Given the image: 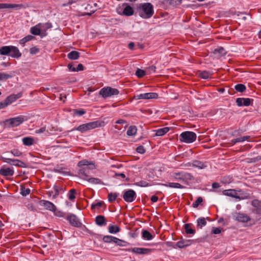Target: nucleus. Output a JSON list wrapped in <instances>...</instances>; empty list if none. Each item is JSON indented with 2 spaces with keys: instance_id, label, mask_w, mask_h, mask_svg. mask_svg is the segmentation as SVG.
<instances>
[{
  "instance_id": "1",
  "label": "nucleus",
  "mask_w": 261,
  "mask_h": 261,
  "mask_svg": "<svg viewBox=\"0 0 261 261\" xmlns=\"http://www.w3.org/2000/svg\"><path fill=\"white\" fill-rule=\"evenodd\" d=\"M137 12L143 19H149L154 14L153 7L150 3H140L137 5Z\"/></svg>"
},
{
  "instance_id": "2",
  "label": "nucleus",
  "mask_w": 261,
  "mask_h": 261,
  "mask_svg": "<svg viewBox=\"0 0 261 261\" xmlns=\"http://www.w3.org/2000/svg\"><path fill=\"white\" fill-rule=\"evenodd\" d=\"M197 138L196 134L190 131L182 133L179 136V140L187 143H191L194 142Z\"/></svg>"
},
{
  "instance_id": "3",
  "label": "nucleus",
  "mask_w": 261,
  "mask_h": 261,
  "mask_svg": "<svg viewBox=\"0 0 261 261\" xmlns=\"http://www.w3.org/2000/svg\"><path fill=\"white\" fill-rule=\"evenodd\" d=\"M99 126L100 122L96 121L80 125L75 129L83 133Z\"/></svg>"
},
{
  "instance_id": "4",
  "label": "nucleus",
  "mask_w": 261,
  "mask_h": 261,
  "mask_svg": "<svg viewBox=\"0 0 261 261\" xmlns=\"http://www.w3.org/2000/svg\"><path fill=\"white\" fill-rule=\"evenodd\" d=\"M119 93V92L118 89L110 87L103 88L99 91V94L104 98L118 95Z\"/></svg>"
},
{
  "instance_id": "5",
  "label": "nucleus",
  "mask_w": 261,
  "mask_h": 261,
  "mask_svg": "<svg viewBox=\"0 0 261 261\" xmlns=\"http://www.w3.org/2000/svg\"><path fill=\"white\" fill-rule=\"evenodd\" d=\"M24 121V118L22 116H18L15 118H10L5 121V125L9 127H13L19 125Z\"/></svg>"
},
{
  "instance_id": "6",
  "label": "nucleus",
  "mask_w": 261,
  "mask_h": 261,
  "mask_svg": "<svg viewBox=\"0 0 261 261\" xmlns=\"http://www.w3.org/2000/svg\"><path fill=\"white\" fill-rule=\"evenodd\" d=\"M174 177L177 180H181L187 182L188 180L194 179L193 175L187 172H178L174 174Z\"/></svg>"
},
{
  "instance_id": "7",
  "label": "nucleus",
  "mask_w": 261,
  "mask_h": 261,
  "mask_svg": "<svg viewBox=\"0 0 261 261\" xmlns=\"http://www.w3.org/2000/svg\"><path fill=\"white\" fill-rule=\"evenodd\" d=\"M1 160L4 162L7 163L11 165H13L21 168H26L27 167L25 163L19 160L12 159L5 157H1Z\"/></svg>"
},
{
  "instance_id": "8",
  "label": "nucleus",
  "mask_w": 261,
  "mask_h": 261,
  "mask_svg": "<svg viewBox=\"0 0 261 261\" xmlns=\"http://www.w3.org/2000/svg\"><path fill=\"white\" fill-rule=\"evenodd\" d=\"M137 195L136 192L133 190H128L124 192L123 198L127 202H132L136 198Z\"/></svg>"
},
{
  "instance_id": "9",
  "label": "nucleus",
  "mask_w": 261,
  "mask_h": 261,
  "mask_svg": "<svg viewBox=\"0 0 261 261\" xmlns=\"http://www.w3.org/2000/svg\"><path fill=\"white\" fill-rule=\"evenodd\" d=\"M123 6H125L122 12L119 11L120 9H117V11L118 13L121 15H124L126 16H130L134 14V10L133 8L128 5L126 3H124L122 5Z\"/></svg>"
},
{
  "instance_id": "10",
  "label": "nucleus",
  "mask_w": 261,
  "mask_h": 261,
  "mask_svg": "<svg viewBox=\"0 0 261 261\" xmlns=\"http://www.w3.org/2000/svg\"><path fill=\"white\" fill-rule=\"evenodd\" d=\"M126 251H132L136 254H148L151 253L152 249L149 248L135 247L126 249Z\"/></svg>"
},
{
  "instance_id": "11",
  "label": "nucleus",
  "mask_w": 261,
  "mask_h": 261,
  "mask_svg": "<svg viewBox=\"0 0 261 261\" xmlns=\"http://www.w3.org/2000/svg\"><path fill=\"white\" fill-rule=\"evenodd\" d=\"M234 220L242 223L247 222L250 220V218L245 214L236 213L233 216Z\"/></svg>"
},
{
  "instance_id": "12",
  "label": "nucleus",
  "mask_w": 261,
  "mask_h": 261,
  "mask_svg": "<svg viewBox=\"0 0 261 261\" xmlns=\"http://www.w3.org/2000/svg\"><path fill=\"white\" fill-rule=\"evenodd\" d=\"M158 97V94L156 93L151 92V93H146L143 94H141L136 96H135L134 98L136 99H154Z\"/></svg>"
},
{
  "instance_id": "13",
  "label": "nucleus",
  "mask_w": 261,
  "mask_h": 261,
  "mask_svg": "<svg viewBox=\"0 0 261 261\" xmlns=\"http://www.w3.org/2000/svg\"><path fill=\"white\" fill-rule=\"evenodd\" d=\"M40 204L43 206L47 210L55 212L56 210V206L51 202L46 200H41Z\"/></svg>"
},
{
  "instance_id": "14",
  "label": "nucleus",
  "mask_w": 261,
  "mask_h": 261,
  "mask_svg": "<svg viewBox=\"0 0 261 261\" xmlns=\"http://www.w3.org/2000/svg\"><path fill=\"white\" fill-rule=\"evenodd\" d=\"M251 101H252L253 99L248 98H238L236 99V103L239 107L249 106L251 104Z\"/></svg>"
},
{
  "instance_id": "15",
  "label": "nucleus",
  "mask_w": 261,
  "mask_h": 261,
  "mask_svg": "<svg viewBox=\"0 0 261 261\" xmlns=\"http://www.w3.org/2000/svg\"><path fill=\"white\" fill-rule=\"evenodd\" d=\"M21 96V93H18L17 94H12L8 96L5 100V102L7 104V106L11 103L15 101L17 99L19 98Z\"/></svg>"
},
{
  "instance_id": "16",
  "label": "nucleus",
  "mask_w": 261,
  "mask_h": 261,
  "mask_svg": "<svg viewBox=\"0 0 261 261\" xmlns=\"http://www.w3.org/2000/svg\"><path fill=\"white\" fill-rule=\"evenodd\" d=\"M14 173L13 169L8 167L6 168H2L0 169V174L4 176H12Z\"/></svg>"
},
{
  "instance_id": "17",
  "label": "nucleus",
  "mask_w": 261,
  "mask_h": 261,
  "mask_svg": "<svg viewBox=\"0 0 261 261\" xmlns=\"http://www.w3.org/2000/svg\"><path fill=\"white\" fill-rule=\"evenodd\" d=\"M10 50L11 52L9 56L16 58L21 57V54L20 53L17 47L14 46H11Z\"/></svg>"
},
{
  "instance_id": "18",
  "label": "nucleus",
  "mask_w": 261,
  "mask_h": 261,
  "mask_svg": "<svg viewBox=\"0 0 261 261\" xmlns=\"http://www.w3.org/2000/svg\"><path fill=\"white\" fill-rule=\"evenodd\" d=\"M78 166L79 167H82V166H85V167H88V168L90 169L91 170L94 169L95 168V166L94 164L92 163H89L88 161L84 160L80 161L78 163Z\"/></svg>"
},
{
  "instance_id": "19",
  "label": "nucleus",
  "mask_w": 261,
  "mask_h": 261,
  "mask_svg": "<svg viewBox=\"0 0 261 261\" xmlns=\"http://www.w3.org/2000/svg\"><path fill=\"white\" fill-rule=\"evenodd\" d=\"M212 74L213 73L212 72L205 70L198 71L197 73L198 77L205 80L211 78Z\"/></svg>"
},
{
  "instance_id": "20",
  "label": "nucleus",
  "mask_w": 261,
  "mask_h": 261,
  "mask_svg": "<svg viewBox=\"0 0 261 261\" xmlns=\"http://www.w3.org/2000/svg\"><path fill=\"white\" fill-rule=\"evenodd\" d=\"M67 219L72 225L74 226H78L80 222L77 218L74 215H71L68 216Z\"/></svg>"
},
{
  "instance_id": "21",
  "label": "nucleus",
  "mask_w": 261,
  "mask_h": 261,
  "mask_svg": "<svg viewBox=\"0 0 261 261\" xmlns=\"http://www.w3.org/2000/svg\"><path fill=\"white\" fill-rule=\"evenodd\" d=\"M95 221L96 224L99 226H104L107 224L105 217L102 215L97 216Z\"/></svg>"
},
{
  "instance_id": "22",
  "label": "nucleus",
  "mask_w": 261,
  "mask_h": 261,
  "mask_svg": "<svg viewBox=\"0 0 261 261\" xmlns=\"http://www.w3.org/2000/svg\"><path fill=\"white\" fill-rule=\"evenodd\" d=\"M223 194L225 195L231 196L232 197H235L238 199H240L239 196H237V193L236 191L233 189H229L227 190H224L223 192Z\"/></svg>"
},
{
  "instance_id": "23",
  "label": "nucleus",
  "mask_w": 261,
  "mask_h": 261,
  "mask_svg": "<svg viewBox=\"0 0 261 261\" xmlns=\"http://www.w3.org/2000/svg\"><path fill=\"white\" fill-rule=\"evenodd\" d=\"M21 7V6L17 4L0 3V9H10Z\"/></svg>"
},
{
  "instance_id": "24",
  "label": "nucleus",
  "mask_w": 261,
  "mask_h": 261,
  "mask_svg": "<svg viewBox=\"0 0 261 261\" xmlns=\"http://www.w3.org/2000/svg\"><path fill=\"white\" fill-rule=\"evenodd\" d=\"M84 179L87 180L90 183H91L92 184L94 185H103V182L101 181V179L98 178H94V177H91V178H84Z\"/></svg>"
},
{
  "instance_id": "25",
  "label": "nucleus",
  "mask_w": 261,
  "mask_h": 261,
  "mask_svg": "<svg viewBox=\"0 0 261 261\" xmlns=\"http://www.w3.org/2000/svg\"><path fill=\"white\" fill-rule=\"evenodd\" d=\"M43 29L41 28L38 24L31 28V33L34 35H39L41 34V31H43Z\"/></svg>"
},
{
  "instance_id": "26",
  "label": "nucleus",
  "mask_w": 261,
  "mask_h": 261,
  "mask_svg": "<svg viewBox=\"0 0 261 261\" xmlns=\"http://www.w3.org/2000/svg\"><path fill=\"white\" fill-rule=\"evenodd\" d=\"M206 221L205 218L204 217H201L197 220V227L198 228L201 229L202 227L206 225Z\"/></svg>"
},
{
  "instance_id": "27",
  "label": "nucleus",
  "mask_w": 261,
  "mask_h": 261,
  "mask_svg": "<svg viewBox=\"0 0 261 261\" xmlns=\"http://www.w3.org/2000/svg\"><path fill=\"white\" fill-rule=\"evenodd\" d=\"M11 46H4L0 48V55H9L11 52Z\"/></svg>"
},
{
  "instance_id": "28",
  "label": "nucleus",
  "mask_w": 261,
  "mask_h": 261,
  "mask_svg": "<svg viewBox=\"0 0 261 261\" xmlns=\"http://www.w3.org/2000/svg\"><path fill=\"white\" fill-rule=\"evenodd\" d=\"M169 130V128L165 127L164 128H160L155 130V136H162L166 134Z\"/></svg>"
},
{
  "instance_id": "29",
  "label": "nucleus",
  "mask_w": 261,
  "mask_h": 261,
  "mask_svg": "<svg viewBox=\"0 0 261 261\" xmlns=\"http://www.w3.org/2000/svg\"><path fill=\"white\" fill-rule=\"evenodd\" d=\"M23 144L25 146H31L34 144V139L33 138L27 137L22 140Z\"/></svg>"
},
{
  "instance_id": "30",
  "label": "nucleus",
  "mask_w": 261,
  "mask_h": 261,
  "mask_svg": "<svg viewBox=\"0 0 261 261\" xmlns=\"http://www.w3.org/2000/svg\"><path fill=\"white\" fill-rule=\"evenodd\" d=\"M206 166L204 163L199 161L195 160L192 162V167H196L200 169L204 168Z\"/></svg>"
},
{
  "instance_id": "31",
  "label": "nucleus",
  "mask_w": 261,
  "mask_h": 261,
  "mask_svg": "<svg viewBox=\"0 0 261 261\" xmlns=\"http://www.w3.org/2000/svg\"><path fill=\"white\" fill-rule=\"evenodd\" d=\"M164 186L167 187H170L172 188H178V189H184L185 187L180 184L176 182H169L168 184H164Z\"/></svg>"
},
{
  "instance_id": "32",
  "label": "nucleus",
  "mask_w": 261,
  "mask_h": 261,
  "mask_svg": "<svg viewBox=\"0 0 261 261\" xmlns=\"http://www.w3.org/2000/svg\"><path fill=\"white\" fill-rule=\"evenodd\" d=\"M90 169L88 168V167H84L80 169L79 170V174L81 176H84L83 178H88V170H90Z\"/></svg>"
},
{
  "instance_id": "33",
  "label": "nucleus",
  "mask_w": 261,
  "mask_h": 261,
  "mask_svg": "<svg viewBox=\"0 0 261 261\" xmlns=\"http://www.w3.org/2000/svg\"><path fill=\"white\" fill-rule=\"evenodd\" d=\"M67 57L70 60H76L80 57V53L77 51H71L68 54Z\"/></svg>"
},
{
  "instance_id": "34",
  "label": "nucleus",
  "mask_w": 261,
  "mask_h": 261,
  "mask_svg": "<svg viewBox=\"0 0 261 261\" xmlns=\"http://www.w3.org/2000/svg\"><path fill=\"white\" fill-rule=\"evenodd\" d=\"M184 228L185 230V232L187 234H194L195 232V230H194L191 227V224L187 223L184 225Z\"/></svg>"
},
{
  "instance_id": "35",
  "label": "nucleus",
  "mask_w": 261,
  "mask_h": 261,
  "mask_svg": "<svg viewBox=\"0 0 261 261\" xmlns=\"http://www.w3.org/2000/svg\"><path fill=\"white\" fill-rule=\"evenodd\" d=\"M142 238L146 240H151L153 238L152 235L147 230L142 231Z\"/></svg>"
},
{
  "instance_id": "36",
  "label": "nucleus",
  "mask_w": 261,
  "mask_h": 261,
  "mask_svg": "<svg viewBox=\"0 0 261 261\" xmlns=\"http://www.w3.org/2000/svg\"><path fill=\"white\" fill-rule=\"evenodd\" d=\"M137 130L136 126L132 125L128 127L126 133L128 136H131L135 135L137 133Z\"/></svg>"
},
{
  "instance_id": "37",
  "label": "nucleus",
  "mask_w": 261,
  "mask_h": 261,
  "mask_svg": "<svg viewBox=\"0 0 261 261\" xmlns=\"http://www.w3.org/2000/svg\"><path fill=\"white\" fill-rule=\"evenodd\" d=\"M116 238L111 236H106L103 238V241L105 243H115Z\"/></svg>"
},
{
  "instance_id": "38",
  "label": "nucleus",
  "mask_w": 261,
  "mask_h": 261,
  "mask_svg": "<svg viewBox=\"0 0 261 261\" xmlns=\"http://www.w3.org/2000/svg\"><path fill=\"white\" fill-rule=\"evenodd\" d=\"M261 208H257L254 211V213L256 214L255 221L257 223H261V212H259Z\"/></svg>"
},
{
  "instance_id": "39",
  "label": "nucleus",
  "mask_w": 261,
  "mask_h": 261,
  "mask_svg": "<svg viewBox=\"0 0 261 261\" xmlns=\"http://www.w3.org/2000/svg\"><path fill=\"white\" fill-rule=\"evenodd\" d=\"M120 228L116 225H111L109 227V231L111 233H116L118 232Z\"/></svg>"
},
{
  "instance_id": "40",
  "label": "nucleus",
  "mask_w": 261,
  "mask_h": 261,
  "mask_svg": "<svg viewBox=\"0 0 261 261\" xmlns=\"http://www.w3.org/2000/svg\"><path fill=\"white\" fill-rule=\"evenodd\" d=\"M119 246H126L129 245V243L125 241L120 240L116 238L115 242L114 243Z\"/></svg>"
},
{
  "instance_id": "41",
  "label": "nucleus",
  "mask_w": 261,
  "mask_h": 261,
  "mask_svg": "<svg viewBox=\"0 0 261 261\" xmlns=\"http://www.w3.org/2000/svg\"><path fill=\"white\" fill-rule=\"evenodd\" d=\"M235 89L239 92H243L246 90V86L242 84H239L235 86Z\"/></svg>"
},
{
  "instance_id": "42",
  "label": "nucleus",
  "mask_w": 261,
  "mask_h": 261,
  "mask_svg": "<svg viewBox=\"0 0 261 261\" xmlns=\"http://www.w3.org/2000/svg\"><path fill=\"white\" fill-rule=\"evenodd\" d=\"M118 196V194L116 193H110L108 194V200L109 202H112L116 200Z\"/></svg>"
},
{
  "instance_id": "43",
  "label": "nucleus",
  "mask_w": 261,
  "mask_h": 261,
  "mask_svg": "<svg viewBox=\"0 0 261 261\" xmlns=\"http://www.w3.org/2000/svg\"><path fill=\"white\" fill-rule=\"evenodd\" d=\"M12 77V75L6 73L0 72V81H6Z\"/></svg>"
},
{
  "instance_id": "44",
  "label": "nucleus",
  "mask_w": 261,
  "mask_h": 261,
  "mask_svg": "<svg viewBox=\"0 0 261 261\" xmlns=\"http://www.w3.org/2000/svg\"><path fill=\"white\" fill-rule=\"evenodd\" d=\"M38 26L40 27L41 28L43 29V31L45 32L47 29H50L52 27V25L50 23H46L44 24L39 23Z\"/></svg>"
},
{
  "instance_id": "45",
  "label": "nucleus",
  "mask_w": 261,
  "mask_h": 261,
  "mask_svg": "<svg viewBox=\"0 0 261 261\" xmlns=\"http://www.w3.org/2000/svg\"><path fill=\"white\" fill-rule=\"evenodd\" d=\"M34 37L31 35H28L20 40V43L24 45L27 42L31 40Z\"/></svg>"
},
{
  "instance_id": "46",
  "label": "nucleus",
  "mask_w": 261,
  "mask_h": 261,
  "mask_svg": "<svg viewBox=\"0 0 261 261\" xmlns=\"http://www.w3.org/2000/svg\"><path fill=\"white\" fill-rule=\"evenodd\" d=\"M76 193V190L74 189H71L68 193V198L70 200H73L75 197L74 194Z\"/></svg>"
},
{
  "instance_id": "47",
  "label": "nucleus",
  "mask_w": 261,
  "mask_h": 261,
  "mask_svg": "<svg viewBox=\"0 0 261 261\" xmlns=\"http://www.w3.org/2000/svg\"><path fill=\"white\" fill-rule=\"evenodd\" d=\"M136 75L138 77H142L145 75V72L142 69L138 68L136 71Z\"/></svg>"
},
{
  "instance_id": "48",
  "label": "nucleus",
  "mask_w": 261,
  "mask_h": 261,
  "mask_svg": "<svg viewBox=\"0 0 261 261\" xmlns=\"http://www.w3.org/2000/svg\"><path fill=\"white\" fill-rule=\"evenodd\" d=\"M135 185L136 186H138L139 187H148V186H150V185L147 182H146V181H144V180H141L139 182H137L135 183Z\"/></svg>"
},
{
  "instance_id": "49",
  "label": "nucleus",
  "mask_w": 261,
  "mask_h": 261,
  "mask_svg": "<svg viewBox=\"0 0 261 261\" xmlns=\"http://www.w3.org/2000/svg\"><path fill=\"white\" fill-rule=\"evenodd\" d=\"M20 190V193L23 196H27V195H29L31 191L30 189H26L23 187H21Z\"/></svg>"
},
{
  "instance_id": "50",
  "label": "nucleus",
  "mask_w": 261,
  "mask_h": 261,
  "mask_svg": "<svg viewBox=\"0 0 261 261\" xmlns=\"http://www.w3.org/2000/svg\"><path fill=\"white\" fill-rule=\"evenodd\" d=\"M103 204L104 203L102 201L98 202L96 203H93L91 206V210H93L97 207H100L102 206Z\"/></svg>"
},
{
  "instance_id": "51",
  "label": "nucleus",
  "mask_w": 261,
  "mask_h": 261,
  "mask_svg": "<svg viewBox=\"0 0 261 261\" xmlns=\"http://www.w3.org/2000/svg\"><path fill=\"white\" fill-rule=\"evenodd\" d=\"M85 113H86V112L84 110H82V109H81V110L74 109V110H73V116H75V115L81 116V115H83L85 114Z\"/></svg>"
},
{
  "instance_id": "52",
  "label": "nucleus",
  "mask_w": 261,
  "mask_h": 261,
  "mask_svg": "<svg viewBox=\"0 0 261 261\" xmlns=\"http://www.w3.org/2000/svg\"><path fill=\"white\" fill-rule=\"evenodd\" d=\"M203 199L201 197H199L192 204L193 207L196 208L202 202Z\"/></svg>"
},
{
  "instance_id": "53",
  "label": "nucleus",
  "mask_w": 261,
  "mask_h": 261,
  "mask_svg": "<svg viewBox=\"0 0 261 261\" xmlns=\"http://www.w3.org/2000/svg\"><path fill=\"white\" fill-rule=\"evenodd\" d=\"M11 153L15 156H20L22 154V152L17 149L12 150Z\"/></svg>"
},
{
  "instance_id": "54",
  "label": "nucleus",
  "mask_w": 261,
  "mask_h": 261,
  "mask_svg": "<svg viewBox=\"0 0 261 261\" xmlns=\"http://www.w3.org/2000/svg\"><path fill=\"white\" fill-rule=\"evenodd\" d=\"M252 205L254 207H256L257 208H261V202L257 200H253L252 201Z\"/></svg>"
},
{
  "instance_id": "55",
  "label": "nucleus",
  "mask_w": 261,
  "mask_h": 261,
  "mask_svg": "<svg viewBox=\"0 0 261 261\" xmlns=\"http://www.w3.org/2000/svg\"><path fill=\"white\" fill-rule=\"evenodd\" d=\"M250 138V137L249 136H243L242 137L238 138L236 139V142H243L246 140H247Z\"/></svg>"
},
{
  "instance_id": "56",
  "label": "nucleus",
  "mask_w": 261,
  "mask_h": 261,
  "mask_svg": "<svg viewBox=\"0 0 261 261\" xmlns=\"http://www.w3.org/2000/svg\"><path fill=\"white\" fill-rule=\"evenodd\" d=\"M39 51V49L36 46L30 48V52L32 55H35Z\"/></svg>"
},
{
  "instance_id": "57",
  "label": "nucleus",
  "mask_w": 261,
  "mask_h": 261,
  "mask_svg": "<svg viewBox=\"0 0 261 261\" xmlns=\"http://www.w3.org/2000/svg\"><path fill=\"white\" fill-rule=\"evenodd\" d=\"M214 54H219L221 55H224V49L223 47H220L218 49H215L214 51Z\"/></svg>"
},
{
  "instance_id": "58",
  "label": "nucleus",
  "mask_w": 261,
  "mask_h": 261,
  "mask_svg": "<svg viewBox=\"0 0 261 261\" xmlns=\"http://www.w3.org/2000/svg\"><path fill=\"white\" fill-rule=\"evenodd\" d=\"M136 151L138 153H140L141 154H143V153H145V149H144L143 146H139L137 147Z\"/></svg>"
},
{
  "instance_id": "59",
  "label": "nucleus",
  "mask_w": 261,
  "mask_h": 261,
  "mask_svg": "<svg viewBox=\"0 0 261 261\" xmlns=\"http://www.w3.org/2000/svg\"><path fill=\"white\" fill-rule=\"evenodd\" d=\"M84 70V66L82 64H79L76 68L72 69V71H79Z\"/></svg>"
},
{
  "instance_id": "60",
  "label": "nucleus",
  "mask_w": 261,
  "mask_h": 261,
  "mask_svg": "<svg viewBox=\"0 0 261 261\" xmlns=\"http://www.w3.org/2000/svg\"><path fill=\"white\" fill-rule=\"evenodd\" d=\"M176 247L182 248L185 247L184 240L179 241L176 244Z\"/></svg>"
},
{
  "instance_id": "61",
  "label": "nucleus",
  "mask_w": 261,
  "mask_h": 261,
  "mask_svg": "<svg viewBox=\"0 0 261 261\" xmlns=\"http://www.w3.org/2000/svg\"><path fill=\"white\" fill-rule=\"evenodd\" d=\"M221 232V229L220 228H213L212 229V233L214 234H219Z\"/></svg>"
},
{
  "instance_id": "62",
  "label": "nucleus",
  "mask_w": 261,
  "mask_h": 261,
  "mask_svg": "<svg viewBox=\"0 0 261 261\" xmlns=\"http://www.w3.org/2000/svg\"><path fill=\"white\" fill-rule=\"evenodd\" d=\"M166 245L169 247H172L173 248H176V244L174 245V243L172 242H166Z\"/></svg>"
},
{
  "instance_id": "63",
  "label": "nucleus",
  "mask_w": 261,
  "mask_h": 261,
  "mask_svg": "<svg viewBox=\"0 0 261 261\" xmlns=\"http://www.w3.org/2000/svg\"><path fill=\"white\" fill-rule=\"evenodd\" d=\"M45 130H46V127H42L38 129H36V133H37V134L42 133L44 132Z\"/></svg>"
},
{
  "instance_id": "64",
  "label": "nucleus",
  "mask_w": 261,
  "mask_h": 261,
  "mask_svg": "<svg viewBox=\"0 0 261 261\" xmlns=\"http://www.w3.org/2000/svg\"><path fill=\"white\" fill-rule=\"evenodd\" d=\"M156 67L154 66H151L148 68V70L150 73L154 72L155 71Z\"/></svg>"
}]
</instances>
